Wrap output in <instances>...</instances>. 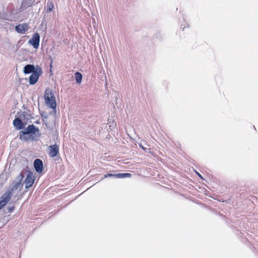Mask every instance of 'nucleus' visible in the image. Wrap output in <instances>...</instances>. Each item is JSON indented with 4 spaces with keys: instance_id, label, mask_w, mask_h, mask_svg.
Listing matches in <instances>:
<instances>
[{
    "instance_id": "nucleus-13",
    "label": "nucleus",
    "mask_w": 258,
    "mask_h": 258,
    "mask_svg": "<svg viewBox=\"0 0 258 258\" xmlns=\"http://www.w3.org/2000/svg\"><path fill=\"white\" fill-rule=\"evenodd\" d=\"M131 176V174L128 173L116 174V178H124L130 177Z\"/></svg>"
},
{
    "instance_id": "nucleus-5",
    "label": "nucleus",
    "mask_w": 258,
    "mask_h": 258,
    "mask_svg": "<svg viewBox=\"0 0 258 258\" xmlns=\"http://www.w3.org/2000/svg\"><path fill=\"white\" fill-rule=\"evenodd\" d=\"M40 36L37 33H34L32 36V39H30L28 41L29 43L31 44L34 48L37 49L39 46Z\"/></svg>"
},
{
    "instance_id": "nucleus-20",
    "label": "nucleus",
    "mask_w": 258,
    "mask_h": 258,
    "mask_svg": "<svg viewBox=\"0 0 258 258\" xmlns=\"http://www.w3.org/2000/svg\"><path fill=\"white\" fill-rule=\"evenodd\" d=\"M140 147H141V148H142L144 150H145V149L144 148V147H143L142 146L140 145Z\"/></svg>"
},
{
    "instance_id": "nucleus-1",
    "label": "nucleus",
    "mask_w": 258,
    "mask_h": 258,
    "mask_svg": "<svg viewBox=\"0 0 258 258\" xmlns=\"http://www.w3.org/2000/svg\"><path fill=\"white\" fill-rule=\"evenodd\" d=\"M44 99L46 104L47 106L54 109L56 106L55 97L52 93L51 89L47 88L45 90Z\"/></svg>"
},
{
    "instance_id": "nucleus-2",
    "label": "nucleus",
    "mask_w": 258,
    "mask_h": 258,
    "mask_svg": "<svg viewBox=\"0 0 258 258\" xmlns=\"http://www.w3.org/2000/svg\"><path fill=\"white\" fill-rule=\"evenodd\" d=\"M38 131V129L33 124L29 125L25 128L23 131H21L20 133V139L28 140L31 138V135L30 134H35L36 131Z\"/></svg>"
},
{
    "instance_id": "nucleus-16",
    "label": "nucleus",
    "mask_w": 258,
    "mask_h": 258,
    "mask_svg": "<svg viewBox=\"0 0 258 258\" xmlns=\"http://www.w3.org/2000/svg\"><path fill=\"white\" fill-rule=\"evenodd\" d=\"M115 177L116 178V174H113L111 173H108L104 175L103 178H107V177Z\"/></svg>"
},
{
    "instance_id": "nucleus-14",
    "label": "nucleus",
    "mask_w": 258,
    "mask_h": 258,
    "mask_svg": "<svg viewBox=\"0 0 258 258\" xmlns=\"http://www.w3.org/2000/svg\"><path fill=\"white\" fill-rule=\"evenodd\" d=\"M75 80L78 84L81 83L82 79V76L81 74L79 72H76L75 74Z\"/></svg>"
},
{
    "instance_id": "nucleus-8",
    "label": "nucleus",
    "mask_w": 258,
    "mask_h": 258,
    "mask_svg": "<svg viewBox=\"0 0 258 258\" xmlns=\"http://www.w3.org/2000/svg\"><path fill=\"white\" fill-rule=\"evenodd\" d=\"M34 182V177L32 173L29 172L24 182L26 188L31 187Z\"/></svg>"
},
{
    "instance_id": "nucleus-19",
    "label": "nucleus",
    "mask_w": 258,
    "mask_h": 258,
    "mask_svg": "<svg viewBox=\"0 0 258 258\" xmlns=\"http://www.w3.org/2000/svg\"><path fill=\"white\" fill-rule=\"evenodd\" d=\"M196 173L200 177H202L201 175L199 173H198L197 172H196Z\"/></svg>"
},
{
    "instance_id": "nucleus-3",
    "label": "nucleus",
    "mask_w": 258,
    "mask_h": 258,
    "mask_svg": "<svg viewBox=\"0 0 258 258\" xmlns=\"http://www.w3.org/2000/svg\"><path fill=\"white\" fill-rule=\"evenodd\" d=\"M24 175L21 173L16 178V180L14 181L12 184L13 186L10 190H8L7 192H10L11 197L12 196L13 193L15 191L19 189L20 190L21 187H22L23 184H22V181L24 178Z\"/></svg>"
},
{
    "instance_id": "nucleus-6",
    "label": "nucleus",
    "mask_w": 258,
    "mask_h": 258,
    "mask_svg": "<svg viewBox=\"0 0 258 258\" xmlns=\"http://www.w3.org/2000/svg\"><path fill=\"white\" fill-rule=\"evenodd\" d=\"M11 194L10 192H6L0 198V209L9 201L11 199Z\"/></svg>"
},
{
    "instance_id": "nucleus-15",
    "label": "nucleus",
    "mask_w": 258,
    "mask_h": 258,
    "mask_svg": "<svg viewBox=\"0 0 258 258\" xmlns=\"http://www.w3.org/2000/svg\"><path fill=\"white\" fill-rule=\"evenodd\" d=\"M54 8V5L52 2H48L46 5V12L47 13L50 12Z\"/></svg>"
},
{
    "instance_id": "nucleus-18",
    "label": "nucleus",
    "mask_w": 258,
    "mask_h": 258,
    "mask_svg": "<svg viewBox=\"0 0 258 258\" xmlns=\"http://www.w3.org/2000/svg\"><path fill=\"white\" fill-rule=\"evenodd\" d=\"M196 173L200 177H202L201 175L199 173H198L197 172H196Z\"/></svg>"
},
{
    "instance_id": "nucleus-9",
    "label": "nucleus",
    "mask_w": 258,
    "mask_h": 258,
    "mask_svg": "<svg viewBox=\"0 0 258 258\" xmlns=\"http://www.w3.org/2000/svg\"><path fill=\"white\" fill-rule=\"evenodd\" d=\"M16 31L20 34H25L29 29V26L26 23H23L17 25L15 27Z\"/></svg>"
},
{
    "instance_id": "nucleus-10",
    "label": "nucleus",
    "mask_w": 258,
    "mask_h": 258,
    "mask_svg": "<svg viewBox=\"0 0 258 258\" xmlns=\"http://www.w3.org/2000/svg\"><path fill=\"white\" fill-rule=\"evenodd\" d=\"M34 166L37 172H41L43 169L42 161L39 159H37L34 161Z\"/></svg>"
},
{
    "instance_id": "nucleus-17",
    "label": "nucleus",
    "mask_w": 258,
    "mask_h": 258,
    "mask_svg": "<svg viewBox=\"0 0 258 258\" xmlns=\"http://www.w3.org/2000/svg\"><path fill=\"white\" fill-rule=\"evenodd\" d=\"M8 212L9 213H12L14 210V206H9L8 207Z\"/></svg>"
},
{
    "instance_id": "nucleus-11",
    "label": "nucleus",
    "mask_w": 258,
    "mask_h": 258,
    "mask_svg": "<svg viewBox=\"0 0 258 258\" xmlns=\"http://www.w3.org/2000/svg\"><path fill=\"white\" fill-rule=\"evenodd\" d=\"M36 69L33 64H27L24 68L23 72L25 74H33L35 72Z\"/></svg>"
},
{
    "instance_id": "nucleus-12",
    "label": "nucleus",
    "mask_w": 258,
    "mask_h": 258,
    "mask_svg": "<svg viewBox=\"0 0 258 258\" xmlns=\"http://www.w3.org/2000/svg\"><path fill=\"white\" fill-rule=\"evenodd\" d=\"M13 124L17 130H21L24 128V124L19 118H16L13 121Z\"/></svg>"
},
{
    "instance_id": "nucleus-7",
    "label": "nucleus",
    "mask_w": 258,
    "mask_h": 258,
    "mask_svg": "<svg viewBox=\"0 0 258 258\" xmlns=\"http://www.w3.org/2000/svg\"><path fill=\"white\" fill-rule=\"evenodd\" d=\"M59 153V147L55 144L50 145L48 147V155L50 157H54Z\"/></svg>"
},
{
    "instance_id": "nucleus-4",
    "label": "nucleus",
    "mask_w": 258,
    "mask_h": 258,
    "mask_svg": "<svg viewBox=\"0 0 258 258\" xmlns=\"http://www.w3.org/2000/svg\"><path fill=\"white\" fill-rule=\"evenodd\" d=\"M41 73V69L40 68H37L35 72H33L29 77V84L30 85L35 84L37 82Z\"/></svg>"
}]
</instances>
